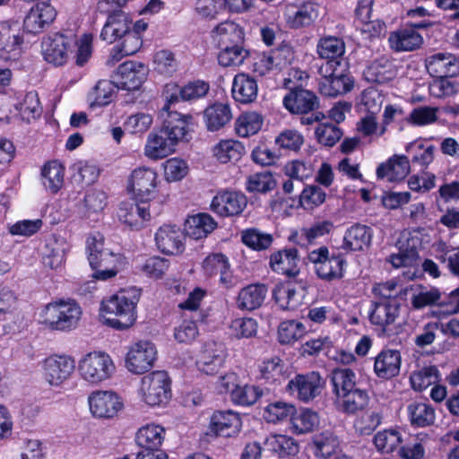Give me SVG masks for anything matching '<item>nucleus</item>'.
I'll list each match as a JSON object with an SVG mask.
<instances>
[{"label":"nucleus","instance_id":"30","mask_svg":"<svg viewBox=\"0 0 459 459\" xmlns=\"http://www.w3.org/2000/svg\"><path fill=\"white\" fill-rule=\"evenodd\" d=\"M411 167L408 157L394 155L377 168V177L389 182L400 181L410 173Z\"/></svg>","mask_w":459,"mask_h":459},{"label":"nucleus","instance_id":"28","mask_svg":"<svg viewBox=\"0 0 459 459\" xmlns=\"http://www.w3.org/2000/svg\"><path fill=\"white\" fill-rule=\"evenodd\" d=\"M241 419L233 411H215L210 421L211 430L217 436L231 437L237 435L241 429Z\"/></svg>","mask_w":459,"mask_h":459},{"label":"nucleus","instance_id":"47","mask_svg":"<svg viewBox=\"0 0 459 459\" xmlns=\"http://www.w3.org/2000/svg\"><path fill=\"white\" fill-rule=\"evenodd\" d=\"M411 303L416 309H420L428 306L438 305L447 309L448 299H442V294L437 288H427L420 286L417 288L411 297Z\"/></svg>","mask_w":459,"mask_h":459},{"label":"nucleus","instance_id":"38","mask_svg":"<svg viewBox=\"0 0 459 459\" xmlns=\"http://www.w3.org/2000/svg\"><path fill=\"white\" fill-rule=\"evenodd\" d=\"M257 92L258 86L254 78L244 73L235 75L232 83V96L236 101L243 104L252 103L255 100Z\"/></svg>","mask_w":459,"mask_h":459},{"label":"nucleus","instance_id":"62","mask_svg":"<svg viewBox=\"0 0 459 459\" xmlns=\"http://www.w3.org/2000/svg\"><path fill=\"white\" fill-rule=\"evenodd\" d=\"M306 333V327L299 321L288 320L281 323L278 329V339L281 343H292Z\"/></svg>","mask_w":459,"mask_h":459},{"label":"nucleus","instance_id":"33","mask_svg":"<svg viewBox=\"0 0 459 459\" xmlns=\"http://www.w3.org/2000/svg\"><path fill=\"white\" fill-rule=\"evenodd\" d=\"M372 237L373 230L370 227L354 224L345 231L342 247L346 251H362L370 246Z\"/></svg>","mask_w":459,"mask_h":459},{"label":"nucleus","instance_id":"12","mask_svg":"<svg viewBox=\"0 0 459 459\" xmlns=\"http://www.w3.org/2000/svg\"><path fill=\"white\" fill-rule=\"evenodd\" d=\"M157 354L154 343L145 340L138 341L128 347L125 367L132 374H144L153 368Z\"/></svg>","mask_w":459,"mask_h":459},{"label":"nucleus","instance_id":"43","mask_svg":"<svg viewBox=\"0 0 459 459\" xmlns=\"http://www.w3.org/2000/svg\"><path fill=\"white\" fill-rule=\"evenodd\" d=\"M363 74L369 82L384 83L394 76V65L388 57L380 56L371 62Z\"/></svg>","mask_w":459,"mask_h":459},{"label":"nucleus","instance_id":"23","mask_svg":"<svg viewBox=\"0 0 459 459\" xmlns=\"http://www.w3.org/2000/svg\"><path fill=\"white\" fill-rule=\"evenodd\" d=\"M184 238L182 230L175 225H163L158 229L155 234L158 248L167 255L181 254L185 248Z\"/></svg>","mask_w":459,"mask_h":459},{"label":"nucleus","instance_id":"32","mask_svg":"<svg viewBox=\"0 0 459 459\" xmlns=\"http://www.w3.org/2000/svg\"><path fill=\"white\" fill-rule=\"evenodd\" d=\"M299 252L296 248L280 250L270 257V266L277 273L293 277L299 274Z\"/></svg>","mask_w":459,"mask_h":459},{"label":"nucleus","instance_id":"37","mask_svg":"<svg viewBox=\"0 0 459 459\" xmlns=\"http://www.w3.org/2000/svg\"><path fill=\"white\" fill-rule=\"evenodd\" d=\"M267 291L264 284H249L239 290L236 300L237 307L241 310L256 309L264 303Z\"/></svg>","mask_w":459,"mask_h":459},{"label":"nucleus","instance_id":"35","mask_svg":"<svg viewBox=\"0 0 459 459\" xmlns=\"http://www.w3.org/2000/svg\"><path fill=\"white\" fill-rule=\"evenodd\" d=\"M131 23L132 20L125 12L114 13L108 17L100 38L108 43H113L129 31Z\"/></svg>","mask_w":459,"mask_h":459},{"label":"nucleus","instance_id":"52","mask_svg":"<svg viewBox=\"0 0 459 459\" xmlns=\"http://www.w3.org/2000/svg\"><path fill=\"white\" fill-rule=\"evenodd\" d=\"M333 392L336 398L357 387L356 374L351 368H334L331 373Z\"/></svg>","mask_w":459,"mask_h":459},{"label":"nucleus","instance_id":"46","mask_svg":"<svg viewBox=\"0 0 459 459\" xmlns=\"http://www.w3.org/2000/svg\"><path fill=\"white\" fill-rule=\"evenodd\" d=\"M407 413L410 423L416 428H425L434 424L435 409L427 403L414 402L408 405Z\"/></svg>","mask_w":459,"mask_h":459},{"label":"nucleus","instance_id":"1","mask_svg":"<svg viewBox=\"0 0 459 459\" xmlns=\"http://www.w3.org/2000/svg\"><path fill=\"white\" fill-rule=\"evenodd\" d=\"M345 50V43L341 38L325 36L318 40L316 53L319 57L326 60L317 70L318 88L323 95L336 97L352 90L354 80L348 63L342 58Z\"/></svg>","mask_w":459,"mask_h":459},{"label":"nucleus","instance_id":"49","mask_svg":"<svg viewBox=\"0 0 459 459\" xmlns=\"http://www.w3.org/2000/svg\"><path fill=\"white\" fill-rule=\"evenodd\" d=\"M368 394L367 391L356 387L340 397L336 398L337 403L345 413H355L363 410L368 403Z\"/></svg>","mask_w":459,"mask_h":459},{"label":"nucleus","instance_id":"11","mask_svg":"<svg viewBox=\"0 0 459 459\" xmlns=\"http://www.w3.org/2000/svg\"><path fill=\"white\" fill-rule=\"evenodd\" d=\"M75 368V359L67 354H51L41 361L43 378L54 387H60L67 382Z\"/></svg>","mask_w":459,"mask_h":459},{"label":"nucleus","instance_id":"50","mask_svg":"<svg viewBox=\"0 0 459 459\" xmlns=\"http://www.w3.org/2000/svg\"><path fill=\"white\" fill-rule=\"evenodd\" d=\"M264 124V117L255 111L242 113L235 121V132L239 137H249L257 134Z\"/></svg>","mask_w":459,"mask_h":459},{"label":"nucleus","instance_id":"61","mask_svg":"<svg viewBox=\"0 0 459 459\" xmlns=\"http://www.w3.org/2000/svg\"><path fill=\"white\" fill-rule=\"evenodd\" d=\"M402 441V433L395 429H387L378 431L374 437L376 448L383 453L393 452Z\"/></svg>","mask_w":459,"mask_h":459},{"label":"nucleus","instance_id":"9","mask_svg":"<svg viewBox=\"0 0 459 459\" xmlns=\"http://www.w3.org/2000/svg\"><path fill=\"white\" fill-rule=\"evenodd\" d=\"M158 174L154 169L150 167H138L134 169L127 180V191L139 202H149L162 204V200L155 201L157 196Z\"/></svg>","mask_w":459,"mask_h":459},{"label":"nucleus","instance_id":"40","mask_svg":"<svg viewBox=\"0 0 459 459\" xmlns=\"http://www.w3.org/2000/svg\"><path fill=\"white\" fill-rule=\"evenodd\" d=\"M287 23L294 29L311 24L318 16V7L313 3H305L299 7L289 6L286 13Z\"/></svg>","mask_w":459,"mask_h":459},{"label":"nucleus","instance_id":"45","mask_svg":"<svg viewBox=\"0 0 459 459\" xmlns=\"http://www.w3.org/2000/svg\"><path fill=\"white\" fill-rule=\"evenodd\" d=\"M338 446V437L332 431L325 430L312 437L311 447L316 458H330L336 452Z\"/></svg>","mask_w":459,"mask_h":459},{"label":"nucleus","instance_id":"24","mask_svg":"<svg viewBox=\"0 0 459 459\" xmlns=\"http://www.w3.org/2000/svg\"><path fill=\"white\" fill-rule=\"evenodd\" d=\"M225 359V349L221 343L206 342L196 360L198 370L206 375L217 373Z\"/></svg>","mask_w":459,"mask_h":459},{"label":"nucleus","instance_id":"10","mask_svg":"<svg viewBox=\"0 0 459 459\" xmlns=\"http://www.w3.org/2000/svg\"><path fill=\"white\" fill-rule=\"evenodd\" d=\"M307 259L314 264L315 273L322 281L331 282L344 276L346 260L340 255H331L326 247L310 251Z\"/></svg>","mask_w":459,"mask_h":459},{"label":"nucleus","instance_id":"39","mask_svg":"<svg viewBox=\"0 0 459 459\" xmlns=\"http://www.w3.org/2000/svg\"><path fill=\"white\" fill-rule=\"evenodd\" d=\"M273 295L275 302L282 310H294L303 301V294L298 291L295 285L290 281L277 284Z\"/></svg>","mask_w":459,"mask_h":459},{"label":"nucleus","instance_id":"57","mask_svg":"<svg viewBox=\"0 0 459 459\" xmlns=\"http://www.w3.org/2000/svg\"><path fill=\"white\" fill-rule=\"evenodd\" d=\"M249 51L240 43L225 46L218 55V62L223 67H236L241 65L248 57Z\"/></svg>","mask_w":459,"mask_h":459},{"label":"nucleus","instance_id":"22","mask_svg":"<svg viewBox=\"0 0 459 459\" xmlns=\"http://www.w3.org/2000/svg\"><path fill=\"white\" fill-rule=\"evenodd\" d=\"M402 365L401 352L395 349H383L374 359L373 371L381 379H391L399 375Z\"/></svg>","mask_w":459,"mask_h":459},{"label":"nucleus","instance_id":"17","mask_svg":"<svg viewBox=\"0 0 459 459\" xmlns=\"http://www.w3.org/2000/svg\"><path fill=\"white\" fill-rule=\"evenodd\" d=\"M56 11L48 2L34 4L23 20L24 30L32 34L40 33L56 19Z\"/></svg>","mask_w":459,"mask_h":459},{"label":"nucleus","instance_id":"56","mask_svg":"<svg viewBox=\"0 0 459 459\" xmlns=\"http://www.w3.org/2000/svg\"><path fill=\"white\" fill-rule=\"evenodd\" d=\"M42 183L51 193H56L64 183L65 169L56 160L47 163L41 171Z\"/></svg>","mask_w":459,"mask_h":459},{"label":"nucleus","instance_id":"2","mask_svg":"<svg viewBox=\"0 0 459 459\" xmlns=\"http://www.w3.org/2000/svg\"><path fill=\"white\" fill-rule=\"evenodd\" d=\"M41 53L47 63L56 67L66 65L74 53L75 64L83 66L92 55V36L83 34L76 39L72 34H50L41 41Z\"/></svg>","mask_w":459,"mask_h":459},{"label":"nucleus","instance_id":"14","mask_svg":"<svg viewBox=\"0 0 459 459\" xmlns=\"http://www.w3.org/2000/svg\"><path fill=\"white\" fill-rule=\"evenodd\" d=\"M325 382L318 372L311 371L307 374L297 375L286 385L287 393L297 399L307 403L318 396L324 387Z\"/></svg>","mask_w":459,"mask_h":459},{"label":"nucleus","instance_id":"44","mask_svg":"<svg viewBox=\"0 0 459 459\" xmlns=\"http://www.w3.org/2000/svg\"><path fill=\"white\" fill-rule=\"evenodd\" d=\"M216 222L212 217L206 213H199L190 216L185 223V231L194 239H201L207 237L216 228Z\"/></svg>","mask_w":459,"mask_h":459},{"label":"nucleus","instance_id":"29","mask_svg":"<svg viewBox=\"0 0 459 459\" xmlns=\"http://www.w3.org/2000/svg\"><path fill=\"white\" fill-rule=\"evenodd\" d=\"M176 145L161 128L149 134L144 146V155L151 160H160L173 153Z\"/></svg>","mask_w":459,"mask_h":459},{"label":"nucleus","instance_id":"63","mask_svg":"<svg viewBox=\"0 0 459 459\" xmlns=\"http://www.w3.org/2000/svg\"><path fill=\"white\" fill-rule=\"evenodd\" d=\"M262 391L255 385H238L231 390L230 397L232 402L236 404L249 406L254 404L262 396Z\"/></svg>","mask_w":459,"mask_h":459},{"label":"nucleus","instance_id":"31","mask_svg":"<svg viewBox=\"0 0 459 459\" xmlns=\"http://www.w3.org/2000/svg\"><path fill=\"white\" fill-rule=\"evenodd\" d=\"M166 429L157 423H147L138 429L135 442L138 446L147 450H160L166 438Z\"/></svg>","mask_w":459,"mask_h":459},{"label":"nucleus","instance_id":"64","mask_svg":"<svg viewBox=\"0 0 459 459\" xmlns=\"http://www.w3.org/2000/svg\"><path fill=\"white\" fill-rule=\"evenodd\" d=\"M152 116L145 112H138L129 116L124 122V128L132 134H143L152 126Z\"/></svg>","mask_w":459,"mask_h":459},{"label":"nucleus","instance_id":"60","mask_svg":"<svg viewBox=\"0 0 459 459\" xmlns=\"http://www.w3.org/2000/svg\"><path fill=\"white\" fill-rule=\"evenodd\" d=\"M439 381V372L436 367H426L411 373V385L413 390L421 392Z\"/></svg>","mask_w":459,"mask_h":459},{"label":"nucleus","instance_id":"8","mask_svg":"<svg viewBox=\"0 0 459 459\" xmlns=\"http://www.w3.org/2000/svg\"><path fill=\"white\" fill-rule=\"evenodd\" d=\"M401 306L396 299L372 301L368 310V319L385 336L399 333Z\"/></svg>","mask_w":459,"mask_h":459},{"label":"nucleus","instance_id":"59","mask_svg":"<svg viewBox=\"0 0 459 459\" xmlns=\"http://www.w3.org/2000/svg\"><path fill=\"white\" fill-rule=\"evenodd\" d=\"M294 412L295 407L291 403L276 401L264 408L263 417L267 422L278 423L293 416Z\"/></svg>","mask_w":459,"mask_h":459},{"label":"nucleus","instance_id":"4","mask_svg":"<svg viewBox=\"0 0 459 459\" xmlns=\"http://www.w3.org/2000/svg\"><path fill=\"white\" fill-rule=\"evenodd\" d=\"M104 240V237L100 233L92 234L86 239L89 264L95 271L94 278L100 281L115 277L126 264L125 256L106 247Z\"/></svg>","mask_w":459,"mask_h":459},{"label":"nucleus","instance_id":"58","mask_svg":"<svg viewBox=\"0 0 459 459\" xmlns=\"http://www.w3.org/2000/svg\"><path fill=\"white\" fill-rule=\"evenodd\" d=\"M319 424V417L316 412L306 409L291 416V429L300 435L313 431Z\"/></svg>","mask_w":459,"mask_h":459},{"label":"nucleus","instance_id":"54","mask_svg":"<svg viewBox=\"0 0 459 459\" xmlns=\"http://www.w3.org/2000/svg\"><path fill=\"white\" fill-rule=\"evenodd\" d=\"M405 151L411 158V161L422 167L429 166L434 160L435 147L422 139H417L405 147Z\"/></svg>","mask_w":459,"mask_h":459},{"label":"nucleus","instance_id":"27","mask_svg":"<svg viewBox=\"0 0 459 459\" xmlns=\"http://www.w3.org/2000/svg\"><path fill=\"white\" fill-rule=\"evenodd\" d=\"M388 42L393 50L407 52L420 48L423 43V38L416 28L409 25L391 32Z\"/></svg>","mask_w":459,"mask_h":459},{"label":"nucleus","instance_id":"42","mask_svg":"<svg viewBox=\"0 0 459 459\" xmlns=\"http://www.w3.org/2000/svg\"><path fill=\"white\" fill-rule=\"evenodd\" d=\"M204 122L211 132L225 126L232 118L230 107L227 103H214L204 110Z\"/></svg>","mask_w":459,"mask_h":459},{"label":"nucleus","instance_id":"36","mask_svg":"<svg viewBox=\"0 0 459 459\" xmlns=\"http://www.w3.org/2000/svg\"><path fill=\"white\" fill-rule=\"evenodd\" d=\"M68 249L69 245L64 238L56 237L48 238L44 247L43 264L52 270L61 268Z\"/></svg>","mask_w":459,"mask_h":459},{"label":"nucleus","instance_id":"53","mask_svg":"<svg viewBox=\"0 0 459 459\" xmlns=\"http://www.w3.org/2000/svg\"><path fill=\"white\" fill-rule=\"evenodd\" d=\"M214 39L221 45L229 46L242 43L244 40L243 29L232 21L220 23L213 30Z\"/></svg>","mask_w":459,"mask_h":459},{"label":"nucleus","instance_id":"21","mask_svg":"<svg viewBox=\"0 0 459 459\" xmlns=\"http://www.w3.org/2000/svg\"><path fill=\"white\" fill-rule=\"evenodd\" d=\"M148 67L140 62L127 61L119 65L117 70V84L123 90H138L145 81Z\"/></svg>","mask_w":459,"mask_h":459},{"label":"nucleus","instance_id":"25","mask_svg":"<svg viewBox=\"0 0 459 459\" xmlns=\"http://www.w3.org/2000/svg\"><path fill=\"white\" fill-rule=\"evenodd\" d=\"M208 91L209 84L203 81H195L183 87L168 84L166 86V103L172 105L179 100H195L205 96Z\"/></svg>","mask_w":459,"mask_h":459},{"label":"nucleus","instance_id":"6","mask_svg":"<svg viewBox=\"0 0 459 459\" xmlns=\"http://www.w3.org/2000/svg\"><path fill=\"white\" fill-rule=\"evenodd\" d=\"M139 401L148 408H163L171 398V380L164 370L143 376L137 388Z\"/></svg>","mask_w":459,"mask_h":459},{"label":"nucleus","instance_id":"19","mask_svg":"<svg viewBox=\"0 0 459 459\" xmlns=\"http://www.w3.org/2000/svg\"><path fill=\"white\" fill-rule=\"evenodd\" d=\"M247 204L244 194L236 191L218 193L212 199V210L220 216H235L240 214Z\"/></svg>","mask_w":459,"mask_h":459},{"label":"nucleus","instance_id":"51","mask_svg":"<svg viewBox=\"0 0 459 459\" xmlns=\"http://www.w3.org/2000/svg\"><path fill=\"white\" fill-rule=\"evenodd\" d=\"M264 446L280 457L295 455L299 451L296 440L286 435L272 434L264 440Z\"/></svg>","mask_w":459,"mask_h":459},{"label":"nucleus","instance_id":"15","mask_svg":"<svg viewBox=\"0 0 459 459\" xmlns=\"http://www.w3.org/2000/svg\"><path fill=\"white\" fill-rule=\"evenodd\" d=\"M23 35L18 23H0V59L17 61L22 55Z\"/></svg>","mask_w":459,"mask_h":459},{"label":"nucleus","instance_id":"3","mask_svg":"<svg viewBox=\"0 0 459 459\" xmlns=\"http://www.w3.org/2000/svg\"><path fill=\"white\" fill-rule=\"evenodd\" d=\"M141 293L136 288L124 289L103 299L100 316L102 323L113 329L124 331L132 327L137 319V304Z\"/></svg>","mask_w":459,"mask_h":459},{"label":"nucleus","instance_id":"5","mask_svg":"<svg viewBox=\"0 0 459 459\" xmlns=\"http://www.w3.org/2000/svg\"><path fill=\"white\" fill-rule=\"evenodd\" d=\"M82 309L73 299H59L48 303L40 313L42 325L52 331L70 332L77 328Z\"/></svg>","mask_w":459,"mask_h":459},{"label":"nucleus","instance_id":"26","mask_svg":"<svg viewBox=\"0 0 459 459\" xmlns=\"http://www.w3.org/2000/svg\"><path fill=\"white\" fill-rule=\"evenodd\" d=\"M283 105L290 113L307 114L318 107V99L311 91L294 89L283 98Z\"/></svg>","mask_w":459,"mask_h":459},{"label":"nucleus","instance_id":"7","mask_svg":"<svg viewBox=\"0 0 459 459\" xmlns=\"http://www.w3.org/2000/svg\"><path fill=\"white\" fill-rule=\"evenodd\" d=\"M80 378L90 385H99L112 378L116 372L113 359L104 351H90L76 366Z\"/></svg>","mask_w":459,"mask_h":459},{"label":"nucleus","instance_id":"13","mask_svg":"<svg viewBox=\"0 0 459 459\" xmlns=\"http://www.w3.org/2000/svg\"><path fill=\"white\" fill-rule=\"evenodd\" d=\"M87 401L91 415L99 419H112L124 408L123 399L112 390H95Z\"/></svg>","mask_w":459,"mask_h":459},{"label":"nucleus","instance_id":"41","mask_svg":"<svg viewBox=\"0 0 459 459\" xmlns=\"http://www.w3.org/2000/svg\"><path fill=\"white\" fill-rule=\"evenodd\" d=\"M244 153L245 147L242 143L233 139L221 140L212 148L213 157L222 164L236 162Z\"/></svg>","mask_w":459,"mask_h":459},{"label":"nucleus","instance_id":"20","mask_svg":"<svg viewBox=\"0 0 459 459\" xmlns=\"http://www.w3.org/2000/svg\"><path fill=\"white\" fill-rule=\"evenodd\" d=\"M170 104L166 103L162 108V116L166 113L162 129L178 144L186 137L193 117L192 116L183 115L177 111H170Z\"/></svg>","mask_w":459,"mask_h":459},{"label":"nucleus","instance_id":"18","mask_svg":"<svg viewBox=\"0 0 459 459\" xmlns=\"http://www.w3.org/2000/svg\"><path fill=\"white\" fill-rule=\"evenodd\" d=\"M431 77L456 76L459 74V59L449 52H437L429 55L424 61Z\"/></svg>","mask_w":459,"mask_h":459},{"label":"nucleus","instance_id":"55","mask_svg":"<svg viewBox=\"0 0 459 459\" xmlns=\"http://www.w3.org/2000/svg\"><path fill=\"white\" fill-rule=\"evenodd\" d=\"M453 76L433 77L429 83V92L435 99H446L459 92V82L452 80Z\"/></svg>","mask_w":459,"mask_h":459},{"label":"nucleus","instance_id":"16","mask_svg":"<svg viewBox=\"0 0 459 459\" xmlns=\"http://www.w3.org/2000/svg\"><path fill=\"white\" fill-rule=\"evenodd\" d=\"M137 202L121 204L117 213L119 221L134 230L143 228L151 220L152 213H160L159 210H154V203Z\"/></svg>","mask_w":459,"mask_h":459},{"label":"nucleus","instance_id":"34","mask_svg":"<svg viewBox=\"0 0 459 459\" xmlns=\"http://www.w3.org/2000/svg\"><path fill=\"white\" fill-rule=\"evenodd\" d=\"M255 377L269 384L281 383L287 377L286 366L279 357L264 359L257 363Z\"/></svg>","mask_w":459,"mask_h":459},{"label":"nucleus","instance_id":"48","mask_svg":"<svg viewBox=\"0 0 459 459\" xmlns=\"http://www.w3.org/2000/svg\"><path fill=\"white\" fill-rule=\"evenodd\" d=\"M428 236L424 233L423 229L406 230L401 233L396 246L398 249L413 254L414 257L419 259V250L422 248Z\"/></svg>","mask_w":459,"mask_h":459}]
</instances>
